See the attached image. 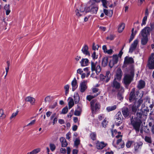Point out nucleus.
<instances>
[{
    "label": "nucleus",
    "instance_id": "nucleus-60",
    "mask_svg": "<svg viewBox=\"0 0 154 154\" xmlns=\"http://www.w3.org/2000/svg\"><path fill=\"white\" fill-rule=\"evenodd\" d=\"M35 120H33L32 121L30 122L26 126H30V125H33L35 123Z\"/></svg>",
    "mask_w": 154,
    "mask_h": 154
},
{
    "label": "nucleus",
    "instance_id": "nucleus-59",
    "mask_svg": "<svg viewBox=\"0 0 154 154\" xmlns=\"http://www.w3.org/2000/svg\"><path fill=\"white\" fill-rule=\"evenodd\" d=\"M113 52V51L112 50L110 49L109 50H107L106 52H105V53H107L108 54H112V53Z\"/></svg>",
    "mask_w": 154,
    "mask_h": 154
},
{
    "label": "nucleus",
    "instance_id": "nucleus-9",
    "mask_svg": "<svg viewBox=\"0 0 154 154\" xmlns=\"http://www.w3.org/2000/svg\"><path fill=\"white\" fill-rule=\"evenodd\" d=\"M122 135L119 134H118L116 136V137L117 138H119V139H118L117 141L116 144L117 146L115 147H118L119 149L122 148H123L125 146L124 143L123 141L122 140Z\"/></svg>",
    "mask_w": 154,
    "mask_h": 154
},
{
    "label": "nucleus",
    "instance_id": "nucleus-52",
    "mask_svg": "<svg viewBox=\"0 0 154 154\" xmlns=\"http://www.w3.org/2000/svg\"><path fill=\"white\" fill-rule=\"evenodd\" d=\"M114 36L112 35H110L109 36H108L106 37V39L107 40H112L114 39Z\"/></svg>",
    "mask_w": 154,
    "mask_h": 154
},
{
    "label": "nucleus",
    "instance_id": "nucleus-53",
    "mask_svg": "<svg viewBox=\"0 0 154 154\" xmlns=\"http://www.w3.org/2000/svg\"><path fill=\"white\" fill-rule=\"evenodd\" d=\"M95 45V43H93L92 49L94 50H97L99 48V46L98 45Z\"/></svg>",
    "mask_w": 154,
    "mask_h": 154
},
{
    "label": "nucleus",
    "instance_id": "nucleus-25",
    "mask_svg": "<svg viewBox=\"0 0 154 154\" xmlns=\"http://www.w3.org/2000/svg\"><path fill=\"white\" fill-rule=\"evenodd\" d=\"M60 140L61 143V146L62 147H66L67 145V143L65 139L63 137H61L60 138Z\"/></svg>",
    "mask_w": 154,
    "mask_h": 154
},
{
    "label": "nucleus",
    "instance_id": "nucleus-5",
    "mask_svg": "<svg viewBox=\"0 0 154 154\" xmlns=\"http://www.w3.org/2000/svg\"><path fill=\"white\" fill-rule=\"evenodd\" d=\"M91 69L92 72L95 71L97 75H98L100 72L101 68L99 64L97 62H94L92 61L91 62Z\"/></svg>",
    "mask_w": 154,
    "mask_h": 154
},
{
    "label": "nucleus",
    "instance_id": "nucleus-35",
    "mask_svg": "<svg viewBox=\"0 0 154 154\" xmlns=\"http://www.w3.org/2000/svg\"><path fill=\"white\" fill-rule=\"evenodd\" d=\"M108 63V58L106 57H104L103 58L102 63V65L105 67L106 66Z\"/></svg>",
    "mask_w": 154,
    "mask_h": 154
},
{
    "label": "nucleus",
    "instance_id": "nucleus-6",
    "mask_svg": "<svg viewBox=\"0 0 154 154\" xmlns=\"http://www.w3.org/2000/svg\"><path fill=\"white\" fill-rule=\"evenodd\" d=\"M146 30L142 29L140 32L142 38L141 39V44L142 45H145L147 43L148 40V36L149 34L146 32Z\"/></svg>",
    "mask_w": 154,
    "mask_h": 154
},
{
    "label": "nucleus",
    "instance_id": "nucleus-55",
    "mask_svg": "<svg viewBox=\"0 0 154 154\" xmlns=\"http://www.w3.org/2000/svg\"><path fill=\"white\" fill-rule=\"evenodd\" d=\"M18 111H17L15 113H13L12 115H11V116L10 117V119H11L15 117L18 114Z\"/></svg>",
    "mask_w": 154,
    "mask_h": 154
},
{
    "label": "nucleus",
    "instance_id": "nucleus-27",
    "mask_svg": "<svg viewBox=\"0 0 154 154\" xmlns=\"http://www.w3.org/2000/svg\"><path fill=\"white\" fill-rule=\"evenodd\" d=\"M68 106L69 109H71L74 105V103L73 99L70 97H69L68 99Z\"/></svg>",
    "mask_w": 154,
    "mask_h": 154
},
{
    "label": "nucleus",
    "instance_id": "nucleus-40",
    "mask_svg": "<svg viewBox=\"0 0 154 154\" xmlns=\"http://www.w3.org/2000/svg\"><path fill=\"white\" fill-rule=\"evenodd\" d=\"M53 99V98L52 97L49 96H47L45 99V103L47 102H49L51 100H52Z\"/></svg>",
    "mask_w": 154,
    "mask_h": 154
},
{
    "label": "nucleus",
    "instance_id": "nucleus-3",
    "mask_svg": "<svg viewBox=\"0 0 154 154\" xmlns=\"http://www.w3.org/2000/svg\"><path fill=\"white\" fill-rule=\"evenodd\" d=\"M91 109L92 113L96 114L100 109V106L99 103L97 102L95 99L92 100L90 102Z\"/></svg>",
    "mask_w": 154,
    "mask_h": 154
},
{
    "label": "nucleus",
    "instance_id": "nucleus-14",
    "mask_svg": "<svg viewBox=\"0 0 154 154\" xmlns=\"http://www.w3.org/2000/svg\"><path fill=\"white\" fill-rule=\"evenodd\" d=\"M118 60V57L117 55H113L112 58L109 63V66L111 68H112L114 65L117 63Z\"/></svg>",
    "mask_w": 154,
    "mask_h": 154
},
{
    "label": "nucleus",
    "instance_id": "nucleus-34",
    "mask_svg": "<svg viewBox=\"0 0 154 154\" xmlns=\"http://www.w3.org/2000/svg\"><path fill=\"white\" fill-rule=\"evenodd\" d=\"M125 25L124 23H122L120 24L118 28V31L119 33L121 32L124 29Z\"/></svg>",
    "mask_w": 154,
    "mask_h": 154
},
{
    "label": "nucleus",
    "instance_id": "nucleus-39",
    "mask_svg": "<svg viewBox=\"0 0 154 154\" xmlns=\"http://www.w3.org/2000/svg\"><path fill=\"white\" fill-rule=\"evenodd\" d=\"M99 93H98V94H96V95H94V96L92 95H88L87 96L86 98L87 100L90 101L92 99L95 97L96 96H97Z\"/></svg>",
    "mask_w": 154,
    "mask_h": 154
},
{
    "label": "nucleus",
    "instance_id": "nucleus-63",
    "mask_svg": "<svg viewBox=\"0 0 154 154\" xmlns=\"http://www.w3.org/2000/svg\"><path fill=\"white\" fill-rule=\"evenodd\" d=\"M60 152L62 153H66V150L65 148H61L60 149Z\"/></svg>",
    "mask_w": 154,
    "mask_h": 154
},
{
    "label": "nucleus",
    "instance_id": "nucleus-61",
    "mask_svg": "<svg viewBox=\"0 0 154 154\" xmlns=\"http://www.w3.org/2000/svg\"><path fill=\"white\" fill-rule=\"evenodd\" d=\"M98 27L101 30H102L103 31H105L106 30V27L102 26H98Z\"/></svg>",
    "mask_w": 154,
    "mask_h": 154
},
{
    "label": "nucleus",
    "instance_id": "nucleus-49",
    "mask_svg": "<svg viewBox=\"0 0 154 154\" xmlns=\"http://www.w3.org/2000/svg\"><path fill=\"white\" fill-rule=\"evenodd\" d=\"M81 112V111L77 109L75 111L74 115L76 116H79L80 115Z\"/></svg>",
    "mask_w": 154,
    "mask_h": 154
},
{
    "label": "nucleus",
    "instance_id": "nucleus-22",
    "mask_svg": "<svg viewBox=\"0 0 154 154\" xmlns=\"http://www.w3.org/2000/svg\"><path fill=\"white\" fill-rule=\"evenodd\" d=\"M122 112L123 116L125 117H126L129 115V112L127 107H124L122 108Z\"/></svg>",
    "mask_w": 154,
    "mask_h": 154
},
{
    "label": "nucleus",
    "instance_id": "nucleus-56",
    "mask_svg": "<svg viewBox=\"0 0 154 154\" xmlns=\"http://www.w3.org/2000/svg\"><path fill=\"white\" fill-rule=\"evenodd\" d=\"M132 141H128L126 144V146L127 148H129L131 146L132 144Z\"/></svg>",
    "mask_w": 154,
    "mask_h": 154
},
{
    "label": "nucleus",
    "instance_id": "nucleus-33",
    "mask_svg": "<svg viewBox=\"0 0 154 154\" xmlns=\"http://www.w3.org/2000/svg\"><path fill=\"white\" fill-rule=\"evenodd\" d=\"M105 77L106 79V82H107L109 80L110 78V74L109 71H108L106 72Z\"/></svg>",
    "mask_w": 154,
    "mask_h": 154
},
{
    "label": "nucleus",
    "instance_id": "nucleus-51",
    "mask_svg": "<svg viewBox=\"0 0 154 154\" xmlns=\"http://www.w3.org/2000/svg\"><path fill=\"white\" fill-rule=\"evenodd\" d=\"M80 143V141L78 139H76L74 141V145L75 146H77Z\"/></svg>",
    "mask_w": 154,
    "mask_h": 154
},
{
    "label": "nucleus",
    "instance_id": "nucleus-54",
    "mask_svg": "<svg viewBox=\"0 0 154 154\" xmlns=\"http://www.w3.org/2000/svg\"><path fill=\"white\" fill-rule=\"evenodd\" d=\"M105 76L103 75V74H100V79L103 81L106 82V78Z\"/></svg>",
    "mask_w": 154,
    "mask_h": 154
},
{
    "label": "nucleus",
    "instance_id": "nucleus-1",
    "mask_svg": "<svg viewBox=\"0 0 154 154\" xmlns=\"http://www.w3.org/2000/svg\"><path fill=\"white\" fill-rule=\"evenodd\" d=\"M135 88L132 89L129 94V100L131 102L134 101L137 107H139L143 102L141 99L143 97V93L142 91L139 95V91H137L135 93Z\"/></svg>",
    "mask_w": 154,
    "mask_h": 154
},
{
    "label": "nucleus",
    "instance_id": "nucleus-36",
    "mask_svg": "<svg viewBox=\"0 0 154 154\" xmlns=\"http://www.w3.org/2000/svg\"><path fill=\"white\" fill-rule=\"evenodd\" d=\"M90 137L91 139L93 140L96 139V134L95 132H93L91 133Z\"/></svg>",
    "mask_w": 154,
    "mask_h": 154
},
{
    "label": "nucleus",
    "instance_id": "nucleus-20",
    "mask_svg": "<svg viewBox=\"0 0 154 154\" xmlns=\"http://www.w3.org/2000/svg\"><path fill=\"white\" fill-rule=\"evenodd\" d=\"M106 144L103 142L97 141L96 143V147L98 149H101L105 147Z\"/></svg>",
    "mask_w": 154,
    "mask_h": 154
},
{
    "label": "nucleus",
    "instance_id": "nucleus-19",
    "mask_svg": "<svg viewBox=\"0 0 154 154\" xmlns=\"http://www.w3.org/2000/svg\"><path fill=\"white\" fill-rule=\"evenodd\" d=\"M150 27H145L143 29H144L146 30V32L150 34V32L151 31L154 29V23H150Z\"/></svg>",
    "mask_w": 154,
    "mask_h": 154
},
{
    "label": "nucleus",
    "instance_id": "nucleus-26",
    "mask_svg": "<svg viewBox=\"0 0 154 154\" xmlns=\"http://www.w3.org/2000/svg\"><path fill=\"white\" fill-rule=\"evenodd\" d=\"M103 12L105 14L109 17H111L113 14V11L112 10H108L106 9H103Z\"/></svg>",
    "mask_w": 154,
    "mask_h": 154
},
{
    "label": "nucleus",
    "instance_id": "nucleus-38",
    "mask_svg": "<svg viewBox=\"0 0 154 154\" xmlns=\"http://www.w3.org/2000/svg\"><path fill=\"white\" fill-rule=\"evenodd\" d=\"M69 86L68 85H66L64 86V89L65 90V95L67 96L69 92Z\"/></svg>",
    "mask_w": 154,
    "mask_h": 154
},
{
    "label": "nucleus",
    "instance_id": "nucleus-64",
    "mask_svg": "<svg viewBox=\"0 0 154 154\" xmlns=\"http://www.w3.org/2000/svg\"><path fill=\"white\" fill-rule=\"evenodd\" d=\"M78 108L77 109L80 110L82 111V106L81 104H79L77 105Z\"/></svg>",
    "mask_w": 154,
    "mask_h": 154
},
{
    "label": "nucleus",
    "instance_id": "nucleus-29",
    "mask_svg": "<svg viewBox=\"0 0 154 154\" xmlns=\"http://www.w3.org/2000/svg\"><path fill=\"white\" fill-rule=\"evenodd\" d=\"M73 97L75 104L78 103L80 100V97L78 94L77 93H75Z\"/></svg>",
    "mask_w": 154,
    "mask_h": 154
},
{
    "label": "nucleus",
    "instance_id": "nucleus-30",
    "mask_svg": "<svg viewBox=\"0 0 154 154\" xmlns=\"http://www.w3.org/2000/svg\"><path fill=\"white\" fill-rule=\"evenodd\" d=\"M145 83L144 81L143 80H140L139 81L137 85V88L139 89H141L143 88L145 86Z\"/></svg>",
    "mask_w": 154,
    "mask_h": 154
},
{
    "label": "nucleus",
    "instance_id": "nucleus-18",
    "mask_svg": "<svg viewBox=\"0 0 154 154\" xmlns=\"http://www.w3.org/2000/svg\"><path fill=\"white\" fill-rule=\"evenodd\" d=\"M118 91L117 97L119 100H123V95L124 92V88H121Z\"/></svg>",
    "mask_w": 154,
    "mask_h": 154
},
{
    "label": "nucleus",
    "instance_id": "nucleus-24",
    "mask_svg": "<svg viewBox=\"0 0 154 154\" xmlns=\"http://www.w3.org/2000/svg\"><path fill=\"white\" fill-rule=\"evenodd\" d=\"M89 62L87 58H82L80 61V63L82 66H87Z\"/></svg>",
    "mask_w": 154,
    "mask_h": 154
},
{
    "label": "nucleus",
    "instance_id": "nucleus-42",
    "mask_svg": "<svg viewBox=\"0 0 154 154\" xmlns=\"http://www.w3.org/2000/svg\"><path fill=\"white\" fill-rule=\"evenodd\" d=\"M68 111V108L67 106H66L63 109L61 113L63 114H65L67 113Z\"/></svg>",
    "mask_w": 154,
    "mask_h": 154
},
{
    "label": "nucleus",
    "instance_id": "nucleus-57",
    "mask_svg": "<svg viewBox=\"0 0 154 154\" xmlns=\"http://www.w3.org/2000/svg\"><path fill=\"white\" fill-rule=\"evenodd\" d=\"M91 56L94 60L96 59L97 58V56L96 55V52H94L92 54Z\"/></svg>",
    "mask_w": 154,
    "mask_h": 154
},
{
    "label": "nucleus",
    "instance_id": "nucleus-41",
    "mask_svg": "<svg viewBox=\"0 0 154 154\" xmlns=\"http://www.w3.org/2000/svg\"><path fill=\"white\" fill-rule=\"evenodd\" d=\"M49 146L51 151H53L56 149V146L55 144L51 143L50 144Z\"/></svg>",
    "mask_w": 154,
    "mask_h": 154
},
{
    "label": "nucleus",
    "instance_id": "nucleus-10",
    "mask_svg": "<svg viewBox=\"0 0 154 154\" xmlns=\"http://www.w3.org/2000/svg\"><path fill=\"white\" fill-rule=\"evenodd\" d=\"M86 12V8L84 7L81 5L79 8H77L75 11V15L79 18L83 15L84 12Z\"/></svg>",
    "mask_w": 154,
    "mask_h": 154
},
{
    "label": "nucleus",
    "instance_id": "nucleus-4",
    "mask_svg": "<svg viewBox=\"0 0 154 154\" xmlns=\"http://www.w3.org/2000/svg\"><path fill=\"white\" fill-rule=\"evenodd\" d=\"M85 8L86 13L90 12L91 14H96L98 9V6L97 4H94Z\"/></svg>",
    "mask_w": 154,
    "mask_h": 154
},
{
    "label": "nucleus",
    "instance_id": "nucleus-45",
    "mask_svg": "<svg viewBox=\"0 0 154 154\" xmlns=\"http://www.w3.org/2000/svg\"><path fill=\"white\" fill-rule=\"evenodd\" d=\"M137 33V31H134V34H131V36H130V38L129 39V43H130L131 41L133 40V39L134 38V36Z\"/></svg>",
    "mask_w": 154,
    "mask_h": 154
},
{
    "label": "nucleus",
    "instance_id": "nucleus-62",
    "mask_svg": "<svg viewBox=\"0 0 154 154\" xmlns=\"http://www.w3.org/2000/svg\"><path fill=\"white\" fill-rule=\"evenodd\" d=\"M10 7L9 5H6L4 7V9L5 10L10 9Z\"/></svg>",
    "mask_w": 154,
    "mask_h": 154
},
{
    "label": "nucleus",
    "instance_id": "nucleus-2",
    "mask_svg": "<svg viewBox=\"0 0 154 154\" xmlns=\"http://www.w3.org/2000/svg\"><path fill=\"white\" fill-rule=\"evenodd\" d=\"M137 117H133L131 119V125L133 126L134 129L135 130L136 132L137 133L140 130V128L143 120L142 116H144L143 115L142 112H137Z\"/></svg>",
    "mask_w": 154,
    "mask_h": 154
},
{
    "label": "nucleus",
    "instance_id": "nucleus-11",
    "mask_svg": "<svg viewBox=\"0 0 154 154\" xmlns=\"http://www.w3.org/2000/svg\"><path fill=\"white\" fill-rule=\"evenodd\" d=\"M139 42V40L136 39L134 41L130 46L129 52L132 53L133 51L136 48Z\"/></svg>",
    "mask_w": 154,
    "mask_h": 154
},
{
    "label": "nucleus",
    "instance_id": "nucleus-7",
    "mask_svg": "<svg viewBox=\"0 0 154 154\" xmlns=\"http://www.w3.org/2000/svg\"><path fill=\"white\" fill-rule=\"evenodd\" d=\"M146 68L149 69H154V54H152L149 58Z\"/></svg>",
    "mask_w": 154,
    "mask_h": 154
},
{
    "label": "nucleus",
    "instance_id": "nucleus-44",
    "mask_svg": "<svg viewBox=\"0 0 154 154\" xmlns=\"http://www.w3.org/2000/svg\"><path fill=\"white\" fill-rule=\"evenodd\" d=\"M5 115L4 113L3 110L1 109L0 110V118L2 119H4L5 117Z\"/></svg>",
    "mask_w": 154,
    "mask_h": 154
},
{
    "label": "nucleus",
    "instance_id": "nucleus-16",
    "mask_svg": "<svg viewBox=\"0 0 154 154\" xmlns=\"http://www.w3.org/2000/svg\"><path fill=\"white\" fill-rule=\"evenodd\" d=\"M122 75V72L121 69L118 68L117 70L116 75L114 79L120 81Z\"/></svg>",
    "mask_w": 154,
    "mask_h": 154
},
{
    "label": "nucleus",
    "instance_id": "nucleus-43",
    "mask_svg": "<svg viewBox=\"0 0 154 154\" xmlns=\"http://www.w3.org/2000/svg\"><path fill=\"white\" fill-rule=\"evenodd\" d=\"M107 123L108 122H107L106 119L105 118L102 122V126L104 128H105L107 125Z\"/></svg>",
    "mask_w": 154,
    "mask_h": 154
},
{
    "label": "nucleus",
    "instance_id": "nucleus-23",
    "mask_svg": "<svg viewBox=\"0 0 154 154\" xmlns=\"http://www.w3.org/2000/svg\"><path fill=\"white\" fill-rule=\"evenodd\" d=\"M71 85L72 87V91H74L77 88L78 86L77 81L75 78H74L72 81L71 82Z\"/></svg>",
    "mask_w": 154,
    "mask_h": 154
},
{
    "label": "nucleus",
    "instance_id": "nucleus-12",
    "mask_svg": "<svg viewBox=\"0 0 154 154\" xmlns=\"http://www.w3.org/2000/svg\"><path fill=\"white\" fill-rule=\"evenodd\" d=\"M133 76L130 75H126L123 79L124 83L125 85H128L131 82Z\"/></svg>",
    "mask_w": 154,
    "mask_h": 154
},
{
    "label": "nucleus",
    "instance_id": "nucleus-13",
    "mask_svg": "<svg viewBox=\"0 0 154 154\" xmlns=\"http://www.w3.org/2000/svg\"><path fill=\"white\" fill-rule=\"evenodd\" d=\"M116 79H114L112 84V86L113 88L119 90L121 89V88H123L121 86L120 84L118 81Z\"/></svg>",
    "mask_w": 154,
    "mask_h": 154
},
{
    "label": "nucleus",
    "instance_id": "nucleus-47",
    "mask_svg": "<svg viewBox=\"0 0 154 154\" xmlns=\"http://www.w3.org/2000/svg\"><path fill=\"white\" fill-rule=\"evenodd\" d=\"M145 140L146 142L148 143H151V138L147 136H145Z\"/></svg>",
    "mask_w": 154,
    "mask_h": 154
},
{
    "label": "nucleus",
    "instance_id": "nucleus-28",
    "mask_svg": "<svg viewBox=\"0 0 154 154\" xmlns=\"http://www.w3.org/2000/svg\"><path fill=\"white\" fill-rule=\"evenodd\" d=\"M143 145V143L141 141L136 143L134 144V149L135 151L140 149Z\"/></svg>",
    "mask_w": 154,
    "mask_h": 154
},
{
    "label": "nucleus",
    "instance_id": "nucleus-21",
    "mask_svg": "<svg viewBox=\"0 0 154 154\" xmlns=\"http://www.w3.org/2000/svg\"><path fill=\"white\" fill-rule=\"evenodd\" d=\"M134 63V60L132 57H125L124 61V63L125 64H131Z\"/></svg>",
    "mask_w": 154,
    "mask_h": 154
},
{
    "label": "nucleus",
    "instance_id": "nucleus-8",
    "mask_svg": "<svg viewBox=\"0 0 154 154\" xmlns=\"http://www.w3.org/2000/svg\"><path fill=\"white\" fill-rule=\"evenodd\" d=\"M122 119L123 117L121 112L120 111L118 112L115 117V119L116 121V125L117 126L120 125V124L122 123Z\"/></svg>",
    "mask_w": 154,
    "mask_h": 154
},
{
    "label": "nucleus",
    "instance_id": "nucleus-58",
    "mask_svg": "<svg viewBox=\"0 0 154 154\" xmlns=\"http://www.w3.org/2000/svg\"><path fill=\"white\" fill-rule=\"evenodd\" d=\"M66 139L69 140L71 137V133L70 132H69L66 134Z\"/></svg>",
    "mask_w": 154,
    "mask_h": 154
},
{
    "label": "nucleus",
    "instance_id": "nucleus-37",
    "mask_svg": "<svg viewBox=\"0 0 154 154\" xmlns=\"http://www.w3.org/2000/svg\"><path fill=\"white\" fill-rule=\"evenodd\" d=\"M100 1L102 3L103 6L105 8H107V5L108 3V1L106 0H101Z\"/></svg>",
    "mask_w": 154,
    "mask_h": 154
},
{
    "label": "nucleus",
    "instance_id": "nucleus-32",
    "mask_svg": "<svg viewBox=\"0 0 154 154\" xmlns=\"http://www.w3.org/2000/svg\"><path fill=\"white\" fill-rule=\"evenodd\" d=\"M116 105L109 106L106 107V110L108 112H109L115 110L116 108Z\"/></svg>",
    "mask_w": 154,
    "mask_h": 154
},
{
    "label": "nucleus",
    "instance_id": "nucleus-48",
    "mask_svg": "<svg viewBox=\"0 0 154 154\" xmlns=\"http://www.w3.org/2000/svg\"><path fill=\"white\" fill-rule=\"evenodd\" d=\"M147 16H145L144 17L143 19L142 23L141 24L142 26H143V25H145L146 24V21L147 20Z\"/></svg>",
    "mask_w": 154,
    "mask_h": 154
},
{
    "label": "nucleus",
    "instance_id": "nucleus-50",
    "mask_svg": "<svg viewBox=\"0 0 154 154\" xmlns=\"http://www.w3.org/2000/svg\"><path fill=\"white\" fill-rule=\"evenodd\" d=\"M40 151V148H37L34 149L32 150V152L34 154H36L39 152Z\"/></svg>",
    "mask_w": 154,
    "mask_h": 154
},
{
    "label": "nucleus",
    "instance_id": "nucleus-17",
    "mask_svg": "<svg viewBox=\"0 0 154 154\" xmlns=\"http://www.w3.org/2000/svg\"><path fill=\"white\" fill-rule=\"evenodd\" d=\"M88 45L86 44H85L82 49V53L86 55H88L89 56H90V54L88 51Z\"/></svg>",
    "mask_w": 154,
    "mask_h": 154
},
{
    "label": "nucleus",
    "instance_id": "nucleus-31",
    "mask_svg": "<svg viewBox=\"0 0 154 154\" xmlns=\"http://www.w3.org/2000/svg\"><path fill=\"white\" fill-rule=\"evenodd\" d=\"M25 100L26 102H30L32 105L34 104L35 101L34 98L30 97H26L25 98Z\"/></svg>",
    "mask_w": 154,
    "mask_h": 154
},
{
    "label": "nucleus",
    "instance_id": "nucleus-15",
    "mask_svg": "<svg viewBox=\"0 0 154 154\" xmlns=\"http://www.w3.org/2000/svg\"><path fill=\"white\" fill-rule=\"evenodd\" d=\"M87 81H84L80 83L79 89L82 93L84 92L87 88Z\"/></svg>",
    "mask_w": 154,
    "mask_h": 154
},
{
    "label": "nucleus",
    "instance_id": "nucleus-46",
    "mask_svg": "<svg viewBox=\"0 0 154 154\" xmlns=\"http://www.w3.org/2000/svg\"><path fill=\"white\" fill-rule=\"evenodd\" d=\"M138 107H137L136 104H134L132 106V111L134 112H135Z\"/></svg>",
    "mask_w": 154,
    "mask_h": 154
}]
</instances>
